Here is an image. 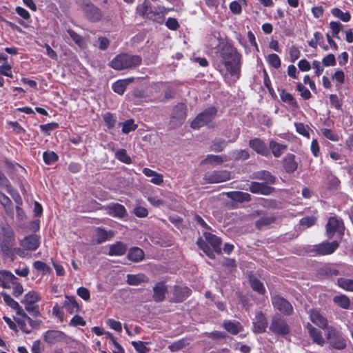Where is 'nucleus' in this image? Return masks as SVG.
I'll list each match as a JSON object with an SVG mask.
<instances>
[{"label": "nucleus", "instance_id": "1", "mask_svg": "<svg viewBox=\"0 0 353 353\" xmlns=\"http://www.w3.org/2000/svg\"><path fill=\"white\" fill-rule=\"evenodd\" d=\"M220 64L223 65L228 74L234 77V81L241 75L242 55L231 44L226 43L219 50Z\"/></svg>", "mask_w": 353, "mask_h": 353}, {"label": "nucleus", "instance_id": "2", "mask_svg": "<svg viewBox=\"0 0 353 353\" xmlns=\"http://www.w3.org/2000/svg\"><path fill=\"white\" fill-rule=\"evenodd\" d=\"M203 238L199 237L196 241L199 248L210 259H215V253L217 254H221V239L208 232H203Z\"/></svg>", "mask_w": 353, "mask_h": 353}, {"label": "nucleus", "instance_id": "3", "mask_svg": "<svg viewBox=\"0 0 353 353\" xmlns=\"http://www.w3.org/2000/svg\"><path fill=\"white\" fill-rule=\"evenodd\" d=\"M142 63V57L140 55L122 52L117 54L109 63L108 65L117 70L122 71L133 70Z\"/></svg>", "mask_w": 353, "mask_h": 353}, {"label": "nucleus", "instance_id": "4", "mask_svg": "<svg viewBox=\"0 0 353 353\" xmlns=\"http://www.w3.org/2000/svg\"><path fill=\"white\" fill-rule=\"evenodd\" d=\"M138 14L158 23H163L167 9L162 6H154L148 0H145L137 8Z\"/></svg>", "mask_w": 353, "mask_h": 353}, {"label": "nucleus", "instance_id": "5", "mask_svg": "<svg viewBox=\"0 0 353 353\" xmlns=\"http://www.w3.org/2000/svg\"><path fill=\"white\" fill-rule=\"evenodd\" d=\"M217 114V109L214 106H210L199 113L191 122L190 126L194 130H199L201 127L208 125L212 123ZM213 128L214 125H210Z\"/></svg>", "mask_w": 353, "mask_h": 353}, {"label": "nucleus", "instance_id": "6", "mask_svg": "<svg viewBox=\"0 0 353 353\" xmlns=\"http://www.w3.org/2000/svg\"><path fill=\"white\" fill-rule=\"evenodd\" d=\"M0 285L6 289L12 288V294L15 297H19L23 292V285L18 281V278L10 271L6 270L2 273Z\"/></svg>", "mask_w": 353, "mask_h": 353}, {"label": "nucleus", "instance_id": "7", "mask_svg": "<svg viewBox=\"0 0 353 353\" xmlns=\"http://www.w3.org/2000/svg\"><path fill=\"white\" fill-rule=\"evenodd\" d=\"M345 230L343 219L336 216H330L325 225V234L328 239H332L335 234L341 239L344 236Z\"/></svg>", "mask_w": 353, "mask_h": 353}, {"label": "nucleus", "instance_id": "8", "mask_svg": "<svg viewBox=\"0 0 353 353\" xmlns=\"http://www.w3.org/2000/svg\"><path fill=\"white\" fill-rule=\"evenodd\" d=\"M339 245L337 241H332L331 242L325 241L314 245L310 252L313 254V256L330 255L339 248Z\"/></svg>", "mask_w": 353, "mask_h": 353}, {"label": "nucleus", "instance_id": "9", "mask_svg": "<svg viewBox=\"0 0 353 353\" xmlns=\"http://www.w3.org/2000/svg\"><path fill=\"white\" fill-rule=\"evenodd\" d=\"M187 106L183 103H178L172 108L170 125L176 128L181 125L187 117Z\"/></svg>", "mask_w": 353, "mask_h": 353}, {"label": "nucleus", "instance_id": "10", "mask_svg": "<svg viewBox=\"0 0 353 353\" xmlns=\"http://www.w3.org/2000/svg\"><path fill=\"white\" fill-rule=\"evenodd\" d=\"M81 9L85 17L91 22H98L103 17V13L100 8L90 1H83L81 4Z\"/></svg>", "mask_w": 353, "mask_h": 353}, {"label": "nucleus", "instance_id": "11", "mask_svg": "<svg viewBox=\"0 0 353 353\" xmlns=\"http://www.w3.org/2000/svg\"><path fill=\"white\" fill-rule=\"evenodd\" d=\"M231 179V173L228 170H214L206 172L203 180L208 183H219Z\"/></svg>", "mask_w": 353, "mask_h": 353}, {"label": "nucleus", "instance_id": "12", "mask_svg": "<svg viewBox=\"0 0 353 353\" xmlns=\"http://www.w3.org/2000/svg\"><path fill=\"white\" fill-rule=\"evenodd\" d=\"M273 307L285 315H290L293 312L292 304L280 295H275L271 299Z\"/></svg>", "mask_w": 353, "mask_h": 353}, {"label": "nucleus", "instance_id": "13", "mask_svg": "<svg viewBox=\"0 0 353 353\" xmlns=\"http://www.w3.org/2000/svg\"><path fill=\"white\" fill-rule=\"evenodd\" d=\"M281 165L286 173L292 174L297 170L299 161L295 154L287 153L281 160Z\"/></svg>", "mask_w": 353, "mask_h": 353}, {"label": "nucleus", "instance_id": "14", "mask_svg": "<svg viewBox=\"0 0 353 353\" xmlns=\"http://www.w3.org/2000/svg\"><path fill=\"white\" fill-rule=\"evenodd\" d=\"M247 190L253 194H260L268 196L274 191V188L268 185V184L263 182L252 181L249 184V188Z\"/></svg>", "mask_w": 353, "mask_h": 353}, {"label": "nucleus", "instance_id": "15", "mask_svg": "<svg viewBox=\"0 0 353 353\" xmlns=\"http://www.w3.org/2000/svg\"><path fill=\"white\" fill-rule=\"evenodd\" d=\"M249 146L254 152L261 156L268 157L270 154V151L265 142L259 138H254L250 139L249 141Z\"/></svg>", "mask_w": 353, "mask_h": 353}, {"label": "nucleus", "instance_id": "16", "mask_svg": "<svg viewBox=\"0 0 353 353\" xmlns=\"http://www.w3.org/2000/svg\"><path fill=\"white\" fill-rule=\"evenodd\" d=\"M311 321L317 325L319 328L325 330L327 328L328 321L326 317L323 316L321 312L315 309L310 310L309 312Z\"/></svg>", "mask_w": 353, "mask_h": 353}, {"label": "nucleus", "instance_id": "17", "mask_svg": "<svg viewBox=\"0 0 353 353\" xmlns=\"http://www.w3.org/2000/svg\"><path fill=\"white\" fill-rule=\"evenodd\" d=\"M44 340L50 344L69 343L70 339L64 332H45Z\"/></svg>", "mask_w": 353, "mask_h": 353}, {"label": "nucleus", "instance_id": "18", "mask_svg": "<svg viewBox=\"0 0 353 353\" xmlns=\"http://www.w3.org/2000/svg\"><path fill=\"white\" fill-rule=\"evenodd\" d=\"M327 339L330 345L336 350H343L346 347L345 340L339 335V332H327Z\"/></svg>", "mask_w": 353, "mask_h": 353}, {"label": "nucleus", "instance_id": "19", "mask_svg": "<svg viewBox=\"0 0 353 353\" xmlns=\"http://www.w3.org/2000/svg\"><path fill=\"white\" fill-rule=\"evenodd\" d=\"M106 209L108 214L113 217L123 219L128 214L124 205L118 203L110 204L107 206Z\"/></svg>", "mask_w": 353, "mask_h": 353}, {"label": "nucleus", "instance_id": "20", "mask_svg": "<svg viewBox=\"0 0 353 353\" xmlns=\"http://www.w3.org/2000/svg\"><path fill=\"white\" fill-rule=\"evenodd\" d=\"M168 292L167 287L164 281H160L153 287V300L157 302H162L165 300V294Z\"/></svg>", "mask_w": 353, "mask_h": 353}, {"label": "nucleus", "instance_id": "21", "mask_svg": "<svg viewBox=\"0 0 353 353\" xmlns=\"http://www.w3.org/2000/svg\"><path fill=\"white\" fill-rule=\"evenodd\" d=\"M21 245L27 250L34 251L40 245L39 237L36 234L27 236L21 241Z\"/></svg>", "mask_w": 353, "mask_h": 353}, {"label": "nucleus", "instance_id": "22", "mask_svg": "<svg viewBox=\"0 0 353 353\" xmlns=\"http://www.w3.org/2000/svg\"><path fill=\"white\" fill-rule=\"evenodd\" d=\"M252 178L260 181H263L266 184H275L276 182V177L274 176L268 170H260L254 172L252 174Z\"/></svg>", "mask_w": 353, "mask_h": 353}, {"label": "nucleus", "instance_id": "23", "mask_svg": "<svg viewBox=\"0 0 353 353\" xmlns=\"http://www.w3.org/2000/svg\"><path fill=\"white\" fill-rule=\"evenodd\" d=\"M37 318V317H35V319H32V318L28 316L26 313L23 312L22 314V319H18L17 320V322L20 328L22 330V331H26L24 328L26 322L29 323L32 328L39 329L40 327L41 324L42 323V321Z\"/></svg>", "mask_w": 353, "mask_h": 353}, {"label": "nucleus", "instance_id": "24", "mask_svg": "<svg viewBox=\"0 0 353 353\" xmlns=\"http://www.w3.org/2000/svg\"><path fill=\"white\" fill-rule=\"evenodd\" d=\"M270 331H289V326L285 319L281 315H276L273 317Z\"/></svg>", "mask_w": 353, "mask_h": 353}, {"label": "nucleus", "instance_id": "25", "mask_svg": "<svg viewBox=\"0 0 353 353\" xmlns=\"http://www.w3.org/2000/svg\"><path fill=\"white\" fill-rule=\"evenodd\" d=\"M63 307L65 308L67 312L71 314L80 310L79 304L77 303L74 296L65 295Z\"/></svg>", "mask_w": 353, "mask_h": 353}, {"label": "nucleus", "instance_id": "26", "mask_svg": "<svg viewBox=\"0 0 353 353\" xmlns=\"http://www.w3.org/2000/svg\"><path fill=\"white\" fill-rule=\"evenodd\" d=\"M134 80V79L133 77L119 79L112 83V89L115 93L123 95L126 90L127 86L132 83Z\"/></svg>", "mask_w": 353, "mask_h": 353}, {"label": "nucleus", "instance_id": "27", "mask_svg": "<svg viewBox=\"0 0 353 353\" xmlns=\"http://www.w3.org/2000/svg\"><path fill=\"white\" fill-rule=\"evenodd\" d=\"M337 265L334 263H327L319 268V275L326 278H332L339 274V271L336 268Z\"/></svg>", "mask_w": 353, "mask_h": 353}, {"label": "nucleus", "instance_id": "28", "mask_svg": "<svg viewBox=\"0 0 353 353\" xmlns=\"http://www.w3.org/2000/svg\"><path fill=\"white\" fill-rule=\"evenodd\" d=\"M253 325L254 331H266L268 322L265 314L261 311L256 312L253 319Z\"/></svg>", "mask_w": 353, "mask_h": 353}, {"label": "nucleus", "instance_id": "29", "mask_svg": "<svg viewBox=\"0 0 353 353\" xmlns=\"http://www.w3.org/2000/svg\"><path fill=\"white\" fill-rule=\"evenodd\" d=\"M191 290L186 286H176L174 290V299L176 303L183 302L191 294Z\"/></svg>", "mask_w": 353, "mask_h": 353}, {"label": "nucleus", "instance_id": "30", "mask_svg": "<svg viewBox=\"0 0 353 353\" xmlns=\"http://www.w3.org/2000/svg\"><path fill=\"white\" fill-rule=\"evenodd\" d=\"M227 196L231 200L239 202H250L252 201V196L247 192L241 191H232L226 193Z\"/></svg>", "mask_w": 353, "mask_h": 353}, {"label": "nucleus", "instance_id": "31", "mask_svg": "<svg viewBox=\"0 0 353 353\" xmlns=\"http://www.w3.org/2000/svg\"><path fill=\"white\" fill-rule=\"evenodd\" d=\"M268 148L271 150V152L275 158H279L288 150V145L272 139L269 142Z\"/></svg>", "mask_w": 353, "mask_h": 353}, {"label": "nucleus", "instance_id": "32", "mask_svg": "<svg viewBox=\"0 0 353 353\" xmlns=\"http://www.w3.org/2000/svg\"><path fill=\"white\" fill-rule=\"evenodd\" d=\"M96 232V242L97 244H101L108 240H110L114 235L112 230H106L102 227H98L95 230Z\"/></svg>", "mask_w": 353, "mask_h": 353}, {"label": "nucleus", "instance_id": "33", "mask_svg": "<svg viewBox=\"0 0 353 353\" xmlns=\"http://www.w3.org/2000/svg\"><path fill=\"white\" fill-rule=\"evenodd\" d=\"M128 250L127 245L122 241H117L110 245L108 254L109 256H123Z\"/></svg>", "mask_w": 353, "mask_h": 353}, {"label": "nucleus", "instance_id": "34", "mask_svg": "<svg viewBox=\"0 0 353 353\" xmlns=\"http://www.w3.org/2000/svg\"><path fill=\"white\" fill-rule=\"evenodd\" d=\"M145 256V253L142 249L138 247L131 248L128 253L127 257L133 262L141 261Z\"/></svg>", "mask_w": 353, "mask_h": 353}, {"label": "nucleus", "instance_id": "35", "mask_svg": "<svg viewBox=\"0 0 353 353\" xmlns=\"http://www.w3.org/2000/svg\"><path fill=\"white\" fill-rule=\"evenodd\" d=\"M279 95L281 100L283 102L288 103L294 108H299V104L296 99L293 97V95L291 93L286 92L285 89H282L281 90L279 91Z\"/></svg>", "mask_w": 353, "mask_h": 353}, {"label": "nucleus", "instance_id": "36", "mask_svg": "<svg viewBox=\"0 0 353 353\" xmlns=\"http://www.w3.org/2000/svg\"><path fill=\"white\" fill-rule=\"evenodd\" d=\"M249 282L253 291L257 292L259 294L263 295L266 292L263 283L257 278L253 276H250Z\"/></svg>", "mask_w": 353, "mask_h": 353}, {"label": "nucleus", "instance_id": "37", "mask_svg": "<svg viewBox=\"0 0 353 353\" xmlns=\"http://www.w3.org/2000/svg\"><path fill=\"white\" fill-rule=\"evenodd\" d=\"M276 221V217L273 215L263 216L255 222V227L256 229L261 230L264 227L268 226Z\"/></svg>", "mask_w": 353, "mask_h": 353}, {"label": "nucleus", "instance_id": "38", "mask_svg": "<svg viewBox=\"0 0 353 353\" xmlns=\"http://www.w3.org/2000/svg\"><path fill=\"white\" fill-rule=\"evenodd\" d=\"M333 302L343 309H349L350 307V300L345 294L336 295L333 297Z\"/></svg>", "mask_w": 353, "mask_h": 353}, {"label": "nucleus", "instance_id": "39", "mask_svg": "<svg viewBox=\"0 0 353 353\" xmlns=\"http://www.w3.org/2000/svg\"><path fill=\"white\" fill-rule=\"evenodd\" d=\"M13 245H0V250L3 256L14 259L15 253L20 254V248H12Z\"/></svg>", "mask_w": 353, "mask_h": 353}, {"label": "nucleus", "instance_id": "40", "mask_svg": "<svg viewBox=\"0 0 353 353\" xmlns=\"http://www.w3.org/2000/svg\"><path fill=\"white\" fill-rule=\"evenodd\" d=\"M224 161V158L221 155L208 154L201 161V164L209 163L212 165H221Z\"/></svg>", "mask_w": 353, "mask_h": 353}, {"label": "nucleus", "instance_id": "41", "mask_svg": "<svg viewBox=\"0 0 353 353\" xmlns=\"http://www.w3.org/2000/svg\"><path fill=\"white\" fill-rule=\"evenodd\" d=\"M331 13L334 17L341 19L343 22H348L351 19V14L348 11L343 12L339 8H332Z\"/></svg>", "mask_w": 353, "mask_h": 353}, {"label": "nucleus", "instance_id": "42", "mask_svg": "<svg viewBox=\"0 0 353 353\" xmlns=\"http://www.w3.org/2000/svg\"><path fill=\"white\" fill-rule=\"evenodd\" d=\"M0 239H14V232L9 224H5L0 228Z\"/></svg>", "mask_w": 353, "mask_h": 353}, {"label": "nucleus", "instance_id": "43", "mask_svg": "<svg viewBox=\"0 0 353 353\" xmlns=\"http://www.w3.org/2000/svg\"><path fill=\"white\" fill-rule=\"evenodd\" d=\"M119 125H122L121 131L125 134L134 131L138 127L137 124L134 123V121L132 119H128L124 122H121Z\"/></svg>", "mask_w": 353, "mask_h": 353}, {"label": "nucleus", "instance_id": "44", "mask_svg": "<svg viewBox=\"0 0 353 353\" xmlns=\"http://www.w3.org/2000/svg\"><path fill=\"white\" fill-rule=\"evenodd\" d=\"M115 158L119 161L125 163V164H131L132 159L128 154L126 150L125 149H119L115 151L114 153Z\"/></svg>", "mask_w": 353, "mask_h": 353}, {"label": "nucleus", "instance_id": "45", "mask_svg": "<svg viewBox=\"0 0 353 353\" xmlns=\"http://www.w3.org/2000/svg\"><path fill=\"white\" fill-rule=\"evenodd\" d=\"M337 285L345 291L353 292V279L347 278H339Z\"/></svg>", "mask_w": 353, "mask_h": 353}, {"label": "nucleus", "instance_id": "46", "mask_svg": "<svg viewBox=\"0 0 353 353\" xmlns=\"http://www.w3.org/2000/svg\"><path fill=\"white\" fill-rule=\"evenodd\" d=\"M0 294L3 297V299L7 305L16 310H22L19 303L14 300L8 294L5 292H1Z\"/></svg>", "mask_w": 353, "mask_h": 353}, {"label": "nucleus", "instance_id": "47", "mask_svg": "<svg viewBox=\"0 0 353 353\" xmlns=\"http://www.w3.org/2000/svg\"><path fill=\"white\" fill-rule=\"evenodd\" d=\"M41 297L39 294L34 291H30L27 294H25L23 297V300L22 301V303L24 304L26 303H36L39 301H40Z\"/></svg>", "mask_w": 353, "mask_h": 353}, {"label": "nucleus", "instance_id": "48", "mask_svg": "<svg viewBox=\"0 0 353 353\" xmlns=\"http://www.w3.org/2000/svg\"><path fill=\"white\" fill-rule=\"evenodd\" d=\"M226 141L222 139H215L210 145V150L215 152H222L226 147Z\"/></svg>", "mask_w": 353, "mask_h": 353}, {"label": "nucleus", "instance_id": "49", "mask_svg": "<svg viewBox=\"0 0 353 353\" xmlns=\"http://www.w3.org/2000/svg\"><path fill=\"white\" fill-rule=\"evenodd\" d=\"M321 132L322 135L328 140H330L334 142H337L339 141V135L336 132L332 129L321 128Z\"/></svg>", "mask_w": 353, "mask_h": 353}, {"label": "nucleus", "instance_id": "50", "mask_svg": "<svg viewBox=\"0 0 353 353\" xmlns=\"http://www.w3.org/2000/svg\"><path fill=\"white\" fill-rule=\"evenodd\" d=\"M223 328L226 331H242L243 330L240 322L237 321H225L223 322Z\"/></svg>", "mask_w": 353, "mask_h": 353}, {"label": "nucleus", "instance_id": "51", "mask_svg": "<svg viewBox=\"0 0 353 353\" xmlns=\"http://www.w3.org/2000/svg\"><path fill=\"white\" fill-rule=\"evenodd\" d=\"M103 119L108 129L111 130L115 127L117 119L112 113L110 112L105 113L103 115Z\"/></svg>", "mask_w": 353, "mask_h": 353}, {"label": "nucleus", "instance_id": "52", "mask_svg": "<svg viewBox=\"0 0 353 353\" xmlns=\"http://www.w3.org/2000/svg\"><path fill=\"white\" fill-rule=\"evenodd\" d=\"M43 159L46 165H51L59 160V156L54 151H46L43 154Z\"/></svg>", "mask_w": 353, "mask_h": 353}, {"label": "nucleus", "instance_id": "53", "mask_svg": "<svg viewBox=\"0 0 353 353\" xmlns=\"http://www.w3.org/2000/svg\"><path fill=\"white\" fill-rule=\"evenodd\" d=\"M98 336L102 335L103 334H108V337L110 339V341L112 343L113 348L112 351L114 353H124V349L122 346L115 340L114 336L111 334L110 332H95Z\"/></svg>", "mask_w": 353, "mask_h": 353}, {"label": "nucleus", "instance_id": "54", "mask_svg": "<svg viewBox=\"0 0 353 353\" xmlns=\"http://www.w3.org/2000/svg\"><path fill=\"white\" fill-rule=\"evenodd\" d=\"M188 345H189L188 340L181 339L170 344L168 348L171 352H176L183 349Z\"/></svg>", "mask_w": 353, "mask_h": 353}, {"label": "nucleus", "instance_id": "55", "mask_svg": "<svg viewBox=\"0 0 353 353\" xmlns=\"http://www.w3.org/2000/svg\"><path fill=\"white\" fill-rule=\"evenodd\" d=\"M68 34L70 37V38L72 39V41L79 47H82L84 43V39L82 36L77 34L74 30L72 29H69L67 30Z\"/></svg>", "mask_w": 353, "mask_h": 353}, {"label": "nucleus", "instance_id": "56", "mask_svg": "<svg viewBox=\"0 0 353 353\" xmlns=\"http://www.w3.org/2000/svg\"><path fill=\"white\" fill-rule=\"evenodd\" d=\"M0 187H4L6 191L11 194L13 190L12 186L3 172L0 170Z\"/></svg>", "mask_w": 353, "mask_h": 353}, {"label": "nucleus", "instance_id": "57", "mask_svg": "<svg viewBox=\"0 0 353 353\" xmlns=\"http://www.w3.org/2000/svg\"><path fill=\"white\" fill-rule=\"evenodd\" d=\"M268 63L273 68L278 69L281 67V61L278 54L272 53L268 55Z\"/></svg>", "mask_w": 353, "mask_h": 353}, {"label": "nucleus", "instance_id": "58", "mask_svg": "<svg viewBox=\"0 0 353 353\" xmlns=\"http://www.w3.org/2000/svg\"><path fill=\"white\" fill-rule=\"evenodd\" d=\"M26 310L32 316L39 317L41 316L39 305L35 303H26L25 304Z\"/></svg>", "mask_w": 353, "mask_h": 353}, {"label": "nucleus", "instance_id": "59", "mask_svg": "<svg viewBox=\"0 0 353 353\" xmlns=\"http://www.w3.org/2000/svg\"><path fill=\"white\" fill-rule=\"evenodd\" d=\"M59 123L57 122H51L46 124H43L39 126L41 132L47 135H50V132L59 128Z\"/></svg>", "mask_w": 353, "mask_h": 353}, {"label": "nucleus", "instance_id": "60", "mask_svg": "<svg viewBox=\"0 0 353 353\" xmlns=\"http://www.w3.org/2000/svg\"><path fill=\"white\" fill-rule=\"evenodd\" d=\"M330 28L332 31V36L336 39H340L339 34L341 30L342 24L337 21H330Z\"/></svg>", "mask_w": 353, "mask_h": 353}, {"label": "nucleus", "instance_id": "61", "mask_svg": "<svg viewBox=\"0 0 353 353\" xmlns=\"http://www.w3.org/2000/svg\"><path fill=\"white\" fill-rule=\"evenodd\" d=\"M296 131L301 135L310 137L309 128L303 123H294Z\"/></svg>", "mask_w": 353, "mask_h": 353}, {"label": "nucleus", "instance_id": "62", "mask_svg": "<svg viewBox=\"0 0 353 353\" xmlns=\"http://www.w3.org/2000/svg\"><path fill=\"white\" fill-rule=\"evenodd\" d=\"M296 89L298 92H301V96L304 99H309L311 98L312 94L310 91L306 88L301 83H296Z\"/></svg>", "mask_w": 353, "mask_h": 353}, {"label": "nucleus", "instance_id": "63", "mask_svg": "<svg viewBox=\"0 0 353 353\" xmlns=\"http://www.w3.org/2000/svg\"><path fill=\"white\" fill-rule=\"evenodd\" d=\"M16 13L20 16L23 19L27 21L28 22H31V16L29 12L21 6H17L15 8Z\"/></svg>", "mask_w": 353, "mask_h": 353}, {"label": "nucleus", "instance_id": "64", "mask_svg": "<svg viewBox=\"0 0 353 353\" xmlns=\"http://www.w3.org/2000/svg\"><path fill=\"white\" fill-rule=\"evenodd\" d=\"M132 345L138 353H148L150 351L142 341H132Z\"/></svg>", "mask_w": 353, "mask_h": 353}]
</instances>
